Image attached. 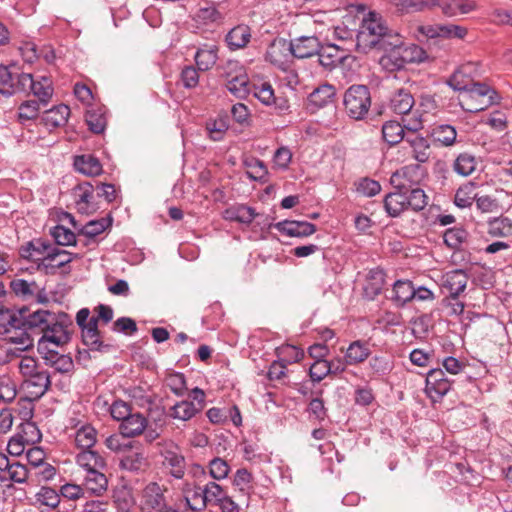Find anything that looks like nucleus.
Segmentation results:
<instances>
[{
	"instance_id": "obj_54",
	"label": "nucleus",
	"mask_w": 512,
	"mask_h": 512,
	"mask_svg": "<svg viewBox=\"0 0 512 512\" xmlns=\"http://www.w3.org/2000/svg\"><path fill=\"white\" fill-rule=\"evenodd\" d=\"M431 136L435 142L450 146L455 142L457 133L453 126L442 124L432 129Z\"/></svg>"
},
{
	"instance_id": "obj_8",
	"label": "nucleus",
	"mask_w": 512,
	"mask_h": 512,
	"mask_svg": "<svg viewBox=\"0 0 512 512\" xmlns=\"http://www.w3.org/2000/svg\"><path fill=\"white\" fill-rule=\"evenodd\" d=\"M79 258V254L71 253L55 246L45 257L35 258V263L38 271L46 275H54L58 270H61L63 274H69L71 272L69 264L74 259Z\"/></svg>"
},
{
	"instance_id": "obj_30",
	"label": "nucleus",
	"mask_w": 512,
	"mask_h": 512,
	"mask_svg": "<svg viewBox=\"0 0 512 512\" xmlns=\"http://www.w3.org/2000/svg\"><path fill=\"white\" fill-rule=\"evenodd\" d=\"M336 91L334 86L323 84L315 88L308 96V105L312 110H317L332 103Z\"/></svg>"
},
{
	"instance_id": "obj_49",
	"label": "nucleus",
	"mask_w": 512,
	"mask_h": 512,
	"mask_svg": "<svg viewBox=\"0 0 512 512\" xmlns=\"http://www.w3.org/2000/svg\"><path fill=\"white\" fill-rule=\"evenodd\" d=\"M227 90L238 99H245L251 93V86L247 73L225 82Z\"/></svg>"
},
{
	"instance_id": "obj_60",
	"label": "nucleus",
	"mask_w": 512,
	"mask_h": 512,
	"mask_svg": "<svg viewBox=\"0 0 512 512\" xmlns=\"http://www.w3.org/2000/svg\"><path fill=\"white\" fill-rule=\"evenodd\" d=\"M209 475L213 481H220L227 478L230 472V466L224 459L215 457L208 464Z\"/></svg>"
},
{
	"instance_id": "obj_13",
	"label": "nucleus",
	"mask_w": 512,
	"mask_h": 512,
	"mask_svg": "<svg viewBox=\"0 0 512 512\" xmlns=\"http://www.w3.org/2000/svg\"><path fill=\"white\" fill-rule=\"evenodd\" d=\"M293 57L291 43L284 38L274 39L265 54L266 60L281 70L287 69Z\"/></svg>"
},
{
	"instance_id": "obj_4",
	"label": "nucleus",
	"mask_w": 512,
	"mask_h": 512,
	"mask_svg": "<svg viewBox=\"0 0 512 512\" xmlns=\"http://www.w3.org/2000/svg\"><path fill=\"white\" fill-rule=\"evenodd\" d=\"M447 84L453 90L461 92L459 101L464 110L471 112L479 110L469 105V100L474 95L480 96L478 64L472 62L463 64L450 76Z\"/></svg>"
},
{
	"instance_id": "obj_38",
	"label": "nucleus",
	"mask_w": 512,
	"mask_h": 512,
	"mask_svg": "<svg viewBox=\"0 0 512 512\" xmlns=\"http://www.w3.org/2000/svg\"><path fill=\"white\" fill-rule=\"evenodd\" d=\"M467 285V276L462 270H453L443 276L442 286L448 295L459 296Z\"/></svg>"
},
{
	"instance_id": "obj_23",
	"label": "nucleus",
	"mask_w": 512,
	"mask_h": 512,
	"mask_svg": "<svg viewBox=\"0 0 512 512\" xmlns=\"http://www.w3.org/2000/svg\"><path fill=\"white\" fill-rule=\"evenodd\" d=\"M147 427V418L140 412H132L120 423L119 432L125 438H135L143 435Z\"/></svg>"
},
{
	"instance_id": "obj_26",
	"label": "nucleus",
	"mask_w": 512,
	"mask_h": 512,
	"mask_svg": "<svg viewBox=\"0 0 512 512\" xmlns=\"http://www.w3.org/2000/svg\"><path fill=\"white\" fill-rule=\"evenodd\" d=\"M149 463L141 450L126 451L119 462V468L132 473H139L148 467Z\"/></svg>"
},
{
	"instance_id": "obj_18",
	"label": "nucleus",
	"mask_w": 512,
	"mask_h": 512,
	"mask_svg": "<svg viewBox=\"0 0 512 512\" xmlns=\"http://www.w3.org/2000/svg\"><path fill=\"white\" fill-rule=\"evenodd\" d=\"M161 455L163 465L169 469V474L175 479H182L185 475L186 461L179 447L170 443L161 451Z\"/></svg>"
},
{
	"instance_id": "obj_17",
	"label": "nucleus",
	"mask_w": 512,
	"mask_h": 512,
	"mask_svg": "<svg viewBox=\"0 0 512 512\" xmlns=\"http://www.w3.org/2000/svg\"><path fill=\"white\" fill-rule=\"evenodd\" d=\"M394 368L393 357L386 353L376 354L368 358L365 373L369 380H383Z\"/></svg>"
},
{
	"instance_id": "obj_21",
	"label": "nucleus",
	"mask_w": 512,
	"mask_h": 512,
	"mask_svg": "<svg viewBox=\"0 0 512 512\" xmlns=\"http://www.w3.org/2000/svg\"><path fill=\"white\" fill-rule=\"evenodd\" d=\"M104 470L89 471L83 474L82 485L85 492L95 497L103 496L108 490V478Z\"/></svg>"
},
{
	"instance_id": "obj_33",
	"label": "nucleus",
	"mask_w": 512,
	"mask_h": 512,
	"mask_svg": "<svg viewBox=\"0 0 512 512\" xmlns=\"http://www.w3.org/2000/svg\"><path fill=\"white\" fill-rule=\"evenodd\" d=\"M70 108L65 104L57 105L47 111L42 116V121L47 129L52 130L64 126L69 118Z\"/></svg>"
},
{
	"instance_id": "obj_36",
	"label": "nucleus",
	"mask_w": 512,
	"mask_h": 512,
	"mask_svg": "<svg viewBox=\"0 0 512 512\" xmlns=\"http://www.w3.org/2000/svg\"><path fill=\"white\" fill-rule=\"evenodd\" d=\"M405 142L409 144L412 157L419 163H425L430 158V144L428 140L413 132L405 138Z\"/></svg>"
},
{
	"instance_id": "obj_59",
	"label": "nucleus",
	"mask_w": 512,
	"mask_h": 512,
	"mask_svg": "<svg viewBox=\"0 0 512 512\" xmlns=\"http://www.w3.org/2000/svg\"><path fill=\"white\" fill-rule=\"evenodd\" d=\"M17 435L27 444L33 445L39 442L42 438V434L38 426L31 421H27L22 423L20 426V431Z\"/></svg>"
},
{
	"instance_id": "obj_25",
	"label": "nucleus",
	"mask_w": 512,
	"mask_h": 512,
	"mask_svg": "<svg viewBox=\"0 0 512 512\" xmlns=\"http://www.w3.org/2000/svg\"><path fill=\"white\" fill-rule=\"evenodd\" d=\"M275 228L290 237H306L316 231V226L306 221L284 220L275 224Z\"/></svg>"
},
{
	"instance_id": "obj_14",
	"label": "nucleus",
	"mask_w": 512,
	"mask_h": 512,
	"mask_svg": "<svg viewBox=\"0 0 512 512\" xmlns=\"http://www.w3.org/2000/svg\"><path fill=\"white\" fill-rule=\"evenodd\" d=\"M381 50L385 52L379 61L383 69L393 72L401 70L406 66L401 48V36L399 34H394L387 43V48Z\"/></svg>"
},
{
	"instance_id": "obj_20",
	"label": "nucleus",
	"mask_w": 512,
	"mask_h": 512,
	"mask_svg": "<svg viewBox=\"0 0 512 512\" xmlns=\"http://www.w3.org/2000/svg\"><path fill=\"white\" fill-rule=\"evenodd\" d=\"M21 75L22 73L17 72L15 67L0 64V94L10 97L21 92Z\"/></svg>"
},
{
	"instance_id": "obj_19",
	"label": "nucleus",
	"mask_w": 512,
	"mask_h": 512,
	"mask_svg": "<svg viewBox=\"0 0 512 512\" xmlns=\"http://www.w3.org/2000/svg\"><path fill=\"white\" fill-rule=\"evenodd\" d=\"M294 58H310L321 49V43L316 36H300L290 40Z\"/></svg>"
},
{
	"instance_id": "obj_39",
	"label": "nucleus",
	"mask_w": 512,
	"mask_h": 512,
	"mask_svg": "<svg viewBox=\"0 0 512 512\" xmlns=\"http://www.w3.org/2000/svg\"><path fill=\"white\" fill-rule=\"evenodd\" d=\"M384 277L385 274L381 269L377 268L369 271L363 287L365 298L373 300L382 292L385 282Z\"/></svg>"
},
{
	"instance_id": "obj_6",
	"label": "nucleus",
	"mask_w": 512,
	"mask_h": 512,
	"mask_svg": "<svg viewBox=\"0 0 512 512\" xmlns=\"http://www.w3.org/2000/svg\"><path fill=\"white\" fill-rule=\"evenodd\" d=\"M88 308H82L77 312L76 322L82 330L83 343L92 351L107 352L112 347L101 340V334L98 330V319L89 318Z\"/></svg>"
},
{
	"instance_id": "obj_46",
	"label": "nucleus",
	"mask_w": 512,
	"mask_h": 512,
	"mask_svg": "<svg viewBox=\"0 0 512 512\" xmlns=\"http://www.w3.org/2000/svg\"><path fill=\"white\" fill-rule=\"evenodd\" d=\"M406 194L396 190L386 195L384 199L385 211L391 217L399 216L404 210L407 209Z\"/></svg>"
},
{
	"instance_id": "obj_37",
	"label": "nucleus",
	"mask_w": 512,
	"mask_h": 512,
	"mask_svg": "<svg viewBox=\"0 0 512 512\" xmlns=\"http://www.w3.org/2000/svg\"><path fill=\"white\" fill-rule=\"evenodd\" d=\"M333 36L338 41L335 44L340 47V50H345L349 54L353 51L358 52L357 33L354 30L345 25H338L334 27Z\"/></svg>"
},
{
	"instance_id": "obj_53",
	"label": "nucleus",
	"mask_w": 512,
	"mask_h": 512,
	"mask_svg": "<svg viewBox=\"0 0 512 512\" xmlns=\"http://www.w3.org/2000/svg\"><path fill=\"white\" fill-rule=\"evenodd\" d=\"M278 361L286 367L288 364L296 363L304 357L302 349L293 345H282L276 349Z\"/></svg>"
},
{
	"instance_id": "obj_48",
	"label": "nucleus",
	"mask_w": 512,
	"mask_h": 512,
	"mask_svg": "<svg viewBox=\"0 0 512 512\" xmlns=\"http://www.w3.org/2000/svg\"><path fill=\"white\" fill-rule=\"evenodd\" d=\"M393 301L398 306H404L406 303L413 301L415 286L409 280H397L393 285Z\"/></svg>"
},
{
	"instance_id": "obj_9",
	"label": "nucleus",
	"mask_w": 512,
	"mask_h": 512,
	"mask_svg": "<svg viewBox=\"0 0 512 512\" xmlns=\"http://www.w3.org/2000/svg\"><path fill=\"white\" fill-rule=\"evenodd\" d=\"M165 492L166 488L158 483H148L141 493L142 510L146 512H179L169 505Z\"/></svg>"
},
{
	"instance_id": "obj_41",
	"label": "nucleus",
	"mask_w": 512,
	"mask_h": 512,
	"mask_svg": "<svg viewBox=\"0 0 512 512\" xmlns=\"http://www.w3.org/2000/svg\"><path fill=\"white\" fill-rule=\"evenodd\" d=\"M486 223V233L492 238L506 237L512 234V221L508 217H489Z\"/></svg>"
},
{
	"instance_id": "obj_28",
	"label": "nucleus",
	"mask_w": 512,
	"mask_h": 512,
	"mask_svg": "<svg viewBox=\"0 0 512 512\" xmlns=\"http://www.w3.org/2000/svg\"><path fill=\"white\" fill-rule=\"evenodd\" d=\"M479 186L476 182H468L458 188L455 194V204L460 208H466L473 203L480 209Z\"/></svg>"
},
{
	"instance_id": "obj_35",
	"label": "nucleus",
	"mask_w": 512,
	"mask_h": 512,
	"mask_svg": "<svg viewBox=\"0 0 512 512\" xmlns=\"http://www.w3.org/2000/svg\"><path fill=\"white\" fill-rule=\"evenodd\" d=\"M222 215L225 220L249 225L253 222L257 213L249 206L236 204L226 208Z\"/></svg>"
},
{
	"instance_id": "obj_16",
	"label": "nucleus",
	"mask_w": 512,
	"mask_h": 512,
	"mask_svg": "<svg viewBox=\"0 0 512 512\" xmlns=\"http://www.w3.org/2000/svg\"><path fill=\"white\" fill-rule=\"evenodd\" d=\"M450 389L451 381L442 369H432L427 373L426 393L432 401L440 400Z\"/></svg>"
},
{
	"instance_id": "obj_40",
	"label": "nucleus",
	"mask_w": 512,
	"mask_h": 512,
	"mask_svg": "<svg viewBox=\"0 0 512 512\" xmlns=\"http://www.w3.org/2000/svg\"><path fill=\"white\" fill-rule=\"evenodd\" d=\"M94 188L90 182H82L73 189L75 204L79 212L88 213L93 199Z\"/></svg>"
},
{
	"instance_id": "obj_24",
	"label": "nucleus",
	"mask_w": 512,
	"mask_h": 512,
	"mask_svg": "<svg viewBox=\"0 0 512 512\" xmlns=\"http://www.w3.org/2000/svg\"><path fill=\"white\" fill-rule=\"evenodd\" d=\"M317 55L320 65L331 70L342 63L349 56V53L345 50H340V47L335 43H328L325 45L321 44V49Z\"/></svg>"
},
{
	"instance_id": "obj_44",
	"label": "nucleus",
	"mask_w": 512,
	"mask_h": 512,
	"mask_svg": "<svg viewBox=\"0 0 512 512\" xmlns=\"http://www.w3.org/2000/svg\"><path fill=\"white\" fill-rule=\"evenodd\" d=\"M200 413L199 408H196L194 402L189 400H182L176 402L168 412V416L181 421H189Z\"/></svg>"
},
{
	"instance_id": "obj_27",
	"label": "nucleus",
	"mask_w": 512,
	"mask_h": 512,
	"mask_svg": "<svg viewBox=\"0 0 512 512\" xmlns=\"http://www.w3.org/2000/svg\"><path fill=\"white\" fill-rule=\"evenodd\" d=\"M415 100L411 92L407 89L401 88L396 90L390 97L389 107L399 115H407L412 111Z\"/></svg>"
},
{
	"instance_id": "obj_12",
	"label": "nucleus",
	"mask_w": 512,
	"mask_h": 512,
	"mask_svg": "<svg viewBox=\"0 0 512 512\" xmlns=\"http://www.w3.org/2000/svg\"><path fill=\"white\" fill-rule=\"evenodd\" d=\"M21 92H32L39 103L46 105L53 95L52 81L49 77L41 76L35 80L29 73H22L20 80Z\"/></svg>"
},
{
	"instance_id": "obj_57",
	"label": "nucleus",
	"mask_w": 512,
	"mask_h": 512,
	"mask_svg": "<svg viewBox=\"0 0 512 512\" xmlns=\"http://www.w3.org/2000/svg\"><path fill=\"white\" fill-rule=\"evenodd\" d=\"M165 384L178 397H183L187 393L188 388L183 373L174 372L168 374L165 378Z\"/></svg>"
},
{
	"instance_id": "obj_31",
	"label": "nucleus",
	"mask_w": 512,
	"mask_h": 512,
	"mask_svg": "<svg viewBox=\"0 0 512 512\" xmlns=\"http://www.w3.org/2000/svg\"><path fill=\"white\" fill-rule=\"evenodd\" d=\"M392 6L400 13H415L431 10L440 5V0H391Z\"/></svg>"
},
{
	"instance_id": "obj_47",
	"label": "nucleus",
	"mask_w": 512,
	"mask_h": 512,
	"mask_svg": "<svg viewBox=\"0 0 512 512\" xmlns=\"http://www.w3.org/2000/svg\"><path fill=\"white\" fill-rule=\"evenodd\" d=\"M97 435V430L92 425H82L76 430L75 444L80 451L92 449L97 442Z\"/></svg>"
},
{
	"instance_id": "obj_51",
	"label": "nucleus",
	"mask_w": 512,
	"mask_h": 512,
	"mask_svg": "<svg viewBox=\"0 0 512 512\" xmlns=\"http://www.w3.org/2000/svg\"><path fill=\"white\" fill-rule=\"evenodd\" d=\"M55 245L42 239H33L23 250V257H30L34 262L35 258L45 257L51 252Z\"/></svg>"
},
{
	"instance_id": "obj_45",
	"label": "nucleus",
	"mask_w": 512,
	"mask_h": 512,
	"mask_svg": "<svg viewBox=\"0 0 512 512\" xmlns=\"http://www.w3.org/2000/svg\"><path fill=\"white\" fill-rule=\"evenodd\" d=\"M442 306L446 310L447 315L461 316V321H472L474 317H477L476 314H473L470 311L465 312L464 304L458 299V296L447 295L442 300Z\"/></svg>"
},
{
	"instance_id": "obj_2",
	"label": "nucleus",
	"mask_w": 512,
	"mask_h": 512,
	"mask_svg": "<svg viewBox=\"0 0 512 512\" xmlns=\"http://www.w3.org/2000/svg\"><path fill=\"white\" fill-rule=\"evenodd\" d=\"M393 36L382 16L371 11L362 19L357 31L358 53L367 54L372 49H386Z\"/></svg>"
},
{
	"instance_id": "obj_52",
	"label": "nucleus",
	"mask_w": 512,
	"mask_h": 512,
	"mask_svg": "<svg viewBox=\"0 0 512 512\" xmlns=\"http://www.w3.org/2000/svg\"><path fill=\"white\" fill-rule=\"evenodd\" d=\"M244 166L246 167V175L248 178L255 180V181H262L264 182L266 180V177L268 175V170L264 162L258 158L250 157L246 158L243 161Z\"/></svg>"
},
{
	"instance_id": "obj_7",
	"label": "nucleus",
	"mask_w": 512,
	"mask_h": 512,
	"mask_svg": "<svg viewBox=\"0 0 512 512\" xmlns=\"http://www.w3.org/2000/svg\"><path fill=\"white\" fill-rule=\"evenodd\" d=\"M343 104L348 116L362 120L371 106L370 91L365 85H352L344 94Z\"/></svg>"
},
{
	"instance_id": "obj_62",
	"label": "nucleus",
	"mask_w": 512,
	"mask_h": 512,
	"mask_svg": "<svg viewBox=\"0 0 512 512\" xmlns=\"http://www.w3.org/2000/svg\"><path fill=\"white\" fill-rule=\"evenodd\" d=\"M401 48L405 64L420 63L427 58L426 51L416 44L405 45L401 40Z\"/></svg>"
},
{
	"instance_id": "obj_64",
	"label": "nucleus",
	"mask_w": 512,
	"mask_h": 512,
	"mask_svg": "<svg viewBox=\"0 0 512 512\" xmlns=\"http://www.w3.org/2000/svg\"><path fill=\"white\" fill-rule=\"evenodd\" d=\"M251 92L262 104L266 106L272 105L275 100L274 90L272 85L268 82H263L259 85H253Z\"/></svg>"
},
{
	"instance_id": "obj_15",
	"label": "nucleus",
	"mask_w": 512,
	"mask_h": 512,
	"mask_svg": "<svg viewBox=\"0 0 512 512\" xmlns=\"http://www.w3.org/2000/svg\"><path fill=\"white\" fill-rule=\"evenodd\" d=\"M12 292L24 301H36V303L48 302V298L43 288L35 281L25 279H13L10 282Z\"/></svg>"
},
{
	"instance_id": "obj_58",
	"label": "nucleus",
	"mask_w": 512,
	"mask_h": 512,
	"mask_svg": "<svg viewBox=\"0 0 512 512\" xmlns=\"http://www.w3.org/2000/svg\"><path fill=\"white\" fill-rule=\"evenodd\" d=\"M427 199L428 197L424 190L418 186L408 191L405 203L407 204V208H411L414 211H420L427 206Z\"/></svg>"
},
{
	"instance_id": "obj_29",
	"label": "nucleus",
	"mask_w": 512,
	"mask_h": 512,
	"mask_svg": "<svg viewBox=\"0 0 512 512\" xmlns=\"http://www.w3.org/2000/svg\"><path fill=\"white\" fill-rule=\"evenodd\" d=\"M371 350L366 341L355 340L351 342L346 349L344 362L346 365L354 366L368 360Z\"/></svg>"
},
{
	"instance_id": "obj_10",
	"label": "nucleus",
	"mask_w": 512,
	"mask_h": 512,
	"mask_svg": "<svg viewBox=\"0 0 512 512\" xmlns=\"http://www.w3.org/2000/svg\"><path fill=\"white\" fill-rule=\"evenodd\" d=\"M423 128V120L421 114L415 112L409 119L404 120V124H400L397 121H387L382 126V137L383 140L389 145H396L404 138V130L416 133Z\"/></svg>"
},
{
	"instance_id": "obj_5",
	"label": "nucleus",
	"mask_w": 512,
	"mask_h": 512,
	"mask_svg": "<svg viewBox=\"0 0 512 512\" xmlns=\"http://www.w3.org/2000/svg\"><path fill=\"white\" fill-rule=\"evenodd\" d=\"M182 493L189 506L194 510H203L208 506H217L228 495L227 490L217 481L184 484Z\"/></svg>"
},
{
	"instance_id": "obj_55",
	"label": "nucleus",
	"mask_w": 512,
	"mask_h": 512,
	"mask_svg": "<svg viewBox=\"0 0 512 512\" xmlns=\"http://www.w3.org/2000/svg\"><path fill=\"white\" fill-rule=\"evenodd\" d=\"M110 225L111 220L107 218L91 220L86 223L78 233L79 235L85 236L88 240H91L102 234Z\"/></svg>"
},
{
	"instance_id": "obj_3",
	"label": "nucleus",
	"mask_w": 512,
	"mask_h": 512,
	"mask_svg": "<svg viewBox=\"0 0 512 512\" xmlns=\"http://www.w3.org/2000/svg\"><path fill=\"white\" fill-rule=\"evenodd\" d=\"M18 369L22 378V390L27 393L30 399H40L51 385L49 372L35 358L30 356L20 359Z\"/></svg>"
},
{
	"instance_id": "obj_22",
	"label": "nucleus",
	"mask_w": 512,
	"mask_h": 512,
	"mask_svg": "<svg viewBox=\"0 0 512 512\" xmlns=\"http://www.w3.org/2000/svg\"><path fill=\"white\" fill-rule=\"evenodd\" d=\"M75 462L84 473L105 470L107 467L106 459L93 449L81 450L76 454Z\"/></svg>"
},
{
	"instance_id": "obj_43",
	"label": "nucleus",
	"mask_w": 512,
	"mask_h": 512,
	"mask_svg": "<svg viewBox=\"0 0 512 512\" xmlns=\"http://www.w3.org/2000/svg\"><path fill=\"white\" fill-rule=\"evenodd\" d=\"M218 59V47L216 45L205 44L200 47L195 54L197 67L201 71L211 69Z\"/></svg>"
},
{
	"instance_id": "obj_42",
	"label": "nucleus",
	"mask_w": 512,
	"mask_h": 512,
	"mask_svg": "<svg viewBox=\"0 0 512 512\" xmlns=\"http://www.w3.org/2000/svg\"><path fill=\"white\" fill-rule=\"evenodd\" d=\"M230 126V120L227 114L218 115L215 119H209L205 124V129L212 141H222Z\"/></svg>"
},
{
	"instance_id": "obj_61",
	"label": "nucleus",
	"mask_w": 512,
	"mask_h": 512,
	"mask_svg": "<svg viewBox=\"0 0 512 512\" xmlns=\"http://www.w3.org/2000/svg\"><path fill=\"white\" fill-rule=\"evenodd\" d=\"M35 497L37 502L51 509L57 508L60 503V493L47 486L41 487Z\"/></svg>"
},
{
	"instance_id": "obj_32",
	"label": "nucleus",
	"mask_w": 512,
	"mask_h": 512,
	"mask_svg": "<svg viewBox=\"0 0 512 512\" xmlns=\"http://www.w3.org/2000/svg\"><path fill=\"white\" fill-rule=\"evenodd\" d=\"M251 39V29L248 25L240 24L233 27L226 35L225 41L230 50H238L247 46Z\"/></svg>"
},
{
	"instance_id": "obj_34",
	"label": "nucleus",
	"mask_w": 512,
	"mask_h": 512,
	"mask_svg": "<svg viewBox=\"0 0 512 512\" xmlns=\"http://www.w3.org/2000/svg\"><path fill=\"white\" fill-rule=\"evenodd\" d=\"M73 165L76 171L89 177L98 176L103 171L99 159L91 154L75 156Z\"/></svg>"
},
{
	"instance_id": "obj_1",
	"label": "nucleus",
	"mask_w": 512,
	"mask_h": 512,
	"mask_svg": "<svg viewBox=\"0 0 512 512\" xmlns=\"http://www.w3.org/2000/svg\"><path fill=\"white\" fill-rule=\"evenodd\" d=\"M0 326H2L13 343L24 348L32 345L33 336L38 339V350L47 349L48 344L55 347L68 343L71 339L73 321L64 313H53L49 310L36 309L31 311L27 307L19 310L1 309Z\"/></svg>"
},
{
	"instance_id": "obj_50",
	"label": "nucleus",
	"mask_w": 512,
	"mask_h": 512,
	"mask_svg": "<svg viewBox=\"0 0 512 512\" xmlns=\"http://www.w3.org/2000/svg\"><path fill=\"white\" fill-rule=\"evenodd\" d=\"M224 16L218 10L215 4H207L198 9L195 15V20L198 23L208 25V24H219L223 21Z\"/></svg>"
},
{
	"instance_id": "obj_11",
	"label": "nucleus",
	"mask_w": 512,
	"mask_h": 512,
	"mask_svg": "<svg viewBox=\"0 0 512 512\" xmlns=\"http://www.w3.org/2000/svg\"><path fill=\"white\" fill-rule=\"evenodd\" d=\"M425 177V169L419 164L406 165L395 171L390 177L391 185L398 191L408 193L420 186Z\"/></svg>"
},
{
	"instance_id": "obj_63",
	"label": "nucleus",
	"mask_w": 512,
	"mask_h": 512,
	"mask_svg": "<svg viewBox=\"0 0 512 512\" xmlns=\"http://www.w3.org/2000/svg\"><path fill=\"white\" fill-rule=\"evenodd\" d=\"M482 124L488 125L495 131L502 132L507 128L506 114L499 110H495L488 114H482Z\"/></svg>"
},
{
	"instance_id": "obj_56",
	"label": "nucleus",
	"mask_w": 512,
	"mask_h": 512,
	"mask_svg": "<svg viewBox=\"0 0 512 512\" xmlns=\"http://www.w3.org/2000/svg\"><path fill=\"white\" fill-rule=\"evenodd\" d=\"M50 235L59 246L76 245L77 242L75 233L63 225H56L51 228Z\"/></svg>"
}]
</instances>
